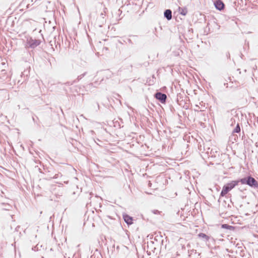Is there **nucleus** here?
<instances>
[{"label": "nucleus", "mask_w": 258, "mask_h": 258, "mask_svg": "<svg viewBox=\"0 0 258 258\" xmlns=\"http://www.w3.org/2000/svg\"><path fill=\"white\" fill-rule=\"evenodd\" d=\"M239 182V181L238 180H233L231 181L229 183H228L226 185H225L223 187L224 188L226 189L227 191L228 192L231 190L232 189H233L236 185H237L238 183Z\"/></svg>", "instance_id": "nucleus-2"}, {"label": "nucleus", "mask_w": 258, "mask_h": 258, "mask_svg": "<svg viewBox=\"0 0 258 258\" xmlns=\"http://www.w3.org/2000/svg\"><path fill=\"white\" fill-rule=\"evenodd\" d=\"M155 97L157 99L160 100L162 103L165 102L167 98L166 94L160 92H158L156 93Z\"/></svg>", "instance_id": "nucleus-4"}, {"label": "nucleus", "mask_w": 258, "mask_h": 258, "mask_svg": "<svg viewBox=\"0 0 258 258\" xmlns=\"http://www.w3.org/2000/svg\"><path fill=\"white\" fill-rule=\"evenodd\" d=\"M228 192V191L226 190L225 188H224V187L222 188V190L221 192L220 195L222 197H224L225 195H226Z\"/></svg>", "instance_id": "nucleus-11"}, {"label": "nucleus", "mask_w": 258, "mask_h": 258, "mask_svg": "<svg viewBox=\"0 0 258 258\" xmlns=\"http://www.w3.org/2000/svg\"><path fill=\"white\" fill-rule=\"evenodd\" d=\"M84 75H85V74H84L81 75L80 76H79L77 78L78 81L81 79L84 76Z\"/></svg>", "instance_id": "nucleus-13"}, {"label": "nucleus", "mask_w": 258, "mask_h": 258, "mask_svg": "<svg viewBox=\"0 0 258 258\" xmlns=\"http://www.w3.org/2000/svg\"><path fill=\"white\" fill-rule=\"evenodd\" d=\"M178 10L179 13L183 16H185L187 13V9L185 8L179 7Z\"/></svg>", "instance_id": "nucleus-8"}, {"label": "nucleus", "mask_w": 258, "mask_h": 258, "mask_svg": "<svg viewBox=\"0 0 258 258\" xmlns=\"http://www.w3.org/2000/svg\"><path fill=\"white\" fill-rule=\"evenodd\" d=\"M40 43V41L39 40L33 39L32 38H30L27 40V44L29 47L31 48H35L36 46H38Z\"/></svg>", "instance_id": "nucleus-3"}, {"label": "nucleus", "mask_w": 258, "mask_h": 258, "mask_svg": "<svg viewBox=\"0 0 258 258\" xmlns=\"http://www.w3.org/2000/svg\"><path fill=\"white\" fill-rule=\"evenodd\" d=\"M164 17L168 20H170L172 18V12L170 10H166L164 13Z\"/></svg>", "instance_id": "nucleus-7"}, {"label": "nucleus", "mask_w": 258, "mask_h": 258, "mask_svg": "<svg viewBox=\"0 0 258 258\" xmlns=\"http://www.w3.org/2000/svg\"><path fill=\"white\" fill-rule=\"evenodd\" d=\"M123 219L125 223L128 225H131L133 223V218L127 215H124L123 216Z\"/></svg>", "instance_id": "nucleus-6"}, {"label": "nucleus", "mask_w": 258, "mask_h": 258, "mask_svg": "<svg viewBox=\"0 0 258 258\" xmlns=\"http://www.w3.org/2000/svg\"><path fill=\"white\" fill-rule=\"evenodd\" d=\"M228 192V191L226 190L225 188H224V187L222 188V190L221 192L220 195L222 197H224L225 195H226Z\"/></svg>", "instance_id": "nucleus-10"}, {"label": "nucleus", "mask_w": 258, "mask_h": 258, "mask_svg": "<svg viewBox=\"0 0 258 258\" xmlns=\"http://www.w3.org/2000/svg\"><path fill=\"white\" fill-rule=\"evenodd\" d=\"M239 182L243 184H247L251 187H257L258 183L256 180L251 176H247L238 180Z\"/></svg>", "instance_id": "nucleus-1"}, {"label": "nucleus", "mask_w": 258, "mask_h": 258, "mask_svg": "<svg viewBox=\"0 0 258 258\" xmlns=\"http://www.w3.org/2000/svg\"><path fill=\"white\" fill-rule=\"evenodd\" d=\"M198 236L200 238L204 239L206 241H207L209 239V237L206 234L203 233H200L198 234Z\"/></svg>", "instance_id": "nucleus-9"}, {"label": "nucleus", "mask_w": 258, "mask_h": 258, "mask_svg": "<svg viewBox=\"0 0 258 258\" xmlns=\"http://www.w3.org/2000/svg\"><path fill=\"white\" fill-rule=\"evenodd\" d=\"M159 213V211L158 210L154 211V214H157V213Z\"/></svg>", "instance_id": "nucleus-14"}, {"label": "nucleus", "mask_w": 258, "mask_h": 258, "mask_svg": "<svg viewBox=\"0 0 258 258\" xmlns=\"http://www.w3.org/2000/svg\"><path fill=\"white\" fill-rule=\"evenodd\" d=\"M240 131V128L239 124H237L236 127L233 130V132L234 133H239Z\"/></svg>", "instance_id": "nucleus-12"}, {"label": "nucleus", "mask_w": 258, "mask_h": 258, "mask_svg": "<svg viewBox=\"0 0 258 258\" xmlns=\"http://www.w3.org/2000/svg\"><path fill=\"white\" fill-rule=\"evenodd\" d=\"M214 5L216 8L219 10H222L224 9V5L221 0H216Z\"/></svg>", "instance_id": "nucleus-5"}]
</instances>
